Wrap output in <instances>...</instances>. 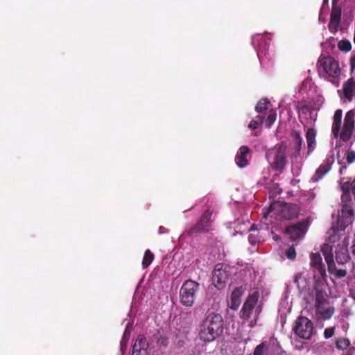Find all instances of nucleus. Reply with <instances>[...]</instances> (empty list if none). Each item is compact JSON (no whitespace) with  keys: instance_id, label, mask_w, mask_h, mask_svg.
<instances>
[{"instance_id":"44","label":"nucleus","mask_w":355,"mask_h":355,"mask_svg":"<svg viewBox=\"0 0 355 355\" xmlns=\"http://www.w3.org/2000/svg\"><path fill=\"white\" fill-rule=\"evenodd\" d=\"M120 345H121V351L122 352V353H124L127 348V342L125 341L124 340H122L121 341Z\"/></svg>"},{"instance_id":"15","label":"nucleus","mask_w":355,"mask_h":355,"mask_svg":"<svg viewBox=\"0 0 355 355\" xmlns=\"http://www.w3.org/2000/svg\"><path fill=\"white\" fill-rule=\"evenodd\" d=\"M349 241L346 239L343 243H338V250L335 251L336 261L338 264H345L350 260V255L348 250Z\"/></svg>"},{"instance_id":"43","label":"nucleus","mask_w":355,"mask_h":355,"mask_svg":"<svg viewBox=\"0 0 355 355\" xmlns=\"http://www.w3.org/2000/svg\"><path fill=\"white\" fill-rule=\"evenodd\" d=\"M255 320H257V318L259 315L260 313L261 312L262 308L261 305L256 306L255 307Z\"/></svg>"},{"instance_id":"33","label":"nucleus","mask_w":355,"mask_h":355,"mask_svg":"<svg viewBox=\"0 0 355 355\" xmlns=\"http://www.w3.org/2000/svg\"><path fill=\"white\" fill-rule=\"evenodd\" d=\"M338 48L341 51L348 52L352 49V44L347 40H341L338 43Z\"/></svg>"},{"instance_id":"2","label":"nucleus","mask_w":355,"mask_h":355,"mask_svg":"<svg viewBox=\"0 0 355 355\" xmlns=\"http://www.w3.org/2000/svg\"><path fill=\"white\" fill-rule=\"evenodd\" d=\"M299 211L298 206L295 204L274 202L271 203L268 210L263 213V215L264 218L270 215V217L279 220H291L297 217Z\"/></svg>"},{"instance_id":"42","label":"nucleus","mask_w":355,"mask_h":355,"mask_svg":"<svg viewBox=\"0 0 355 355\" xmlns=\"http://www.w3.org/2000/svg\"><path fill=\"white\" fill-rule=\"evenodd\" d=\"M266 115L263 114H259L254 120L258 121L261 125L263 123L266 119Z\"/></svg>"},{"instance_id":"3","label":"nucleus","mask_w":355,"mask_h":355,"mask_svg":"<svg viewBox=\"0 0 355 355\" xmlns=\"http://www.w3.org/2000/svg\"><path fill=\"white\" fill-rule=\"evenodd\" d=\"M340 211L338 212L336 223H341L343 227H347L353 222L354 215L353 202L349 192H343L340 204Z\"/></svg>"},{"instance_id":"48","label":"nucleus","mask_w":355,"mask_h":355,"mask_svg":"<svg viewBox=\"0 0 355 355\" xmlns=\"http://www.w3.org/2000/svg\"><path fill=\"white\" fill-rule=\"evenodd\" d=\"M256 230H257V225H252L250 229V231L252 232V231H256Z\"/></svg>"},{"instance_id":"49","label":"nucleus","mask_w":355,"mask_h":355,"mask_svg":"<svg viewBox=\"0 0 355 355\" xmlns=\"http://www.w3.org/2000/svg\"><path fill=\"white\" fill-rule=\"evenodd\" d=\"M352 248V253L355 256V241H354V243Z\"/></svg>"},{"instance_id":"46","label":"nucleus","mask_w":355,"mask_h":355,"mask_svg":"<svg viewBox=\"0 0 355 355\" xmlns=\"http://www.w3.org/2000/svg\"><path fill=\"white\" fill-rule=\"evenodd\" d=\"M131 355H147V354H143L141 351H139L135 349H132V352Z\"/></svg>"},{"instance_id":"36","label":"nucleus","mask_w":355,"mask_h":355,"mask_svg":"<svg viewBox=\"0 0 355 355\" xmlns=\"http://www.w3.org/2000/svg\"><path fill=\"white\" fill-rule=\"evenodd\" d=\"M346 160L349 164H351L355 162V151L353 150H347L346 153Z\"/></svg>"},{"instance_id":"9","label":"nucleus","mask_w":355,"mask_h":355,"mask_svg":"<svg viewBox=\"0 0 355 355\" xmlns=\"http://www.w3.org/2000/svg\"><path fill=\"white\" fill-rule=\"evenodd\" d=\"M286 150L287 146L284 144H279L275 147L272 166L279 172H282L287 164Z\"/></svg>"},{"instance_id":"27","label":"nucleus","mask_w":355,"mask_h":355,"mask_svg":"<svg viewBox=\"0 0 355 355\" xmlns=\"http://www.w3.org/2000/svg\"><path fill=\"white\" fill-rule=\"evenodd\" d=\"M325 292L322 290H318L315 293V309L324 308V306L328 304V301L325 297Z\"/></svg>"},{"instance_id":"47","label":"nucleus","mask_w":355,"mask_h":355,"mask_svg":"<svg viewBox=\"0 0 355 355\" xmlns=\"http://www.w3.org/2000/svg\"><path fill=\"white\" fill-rule=\"evenodd\" d=\"M347 169V166H340V169H339V173L340 174H343V172Z\"/></svg>"},{"instance_id":"19","label":"nucleus","mask_w":355,"mask_h":355,"mask_svg":"<svg viewBox=\"0 0 355 355\" xmlns=\"http://www.w3.org/2000/svg\"><path fill=\"white\" fill-rule=\"evenodd\" d=\"M334 162V155L329 156L326 158L324 163H322L319 168L316 170L315 173L314 175L313 178H315V181L321 179L326 173H327Z\"/></svg>"},{"instance_id":"26","label":"nucleus","mask_w":355,"mask_h":355,"mask_svg":"<svg viewBox=\"0 0 355 355\" xmlns=\"http://www.w3.org/2000/svg\"><path fill=\"white\" fill-rule=\"evenodd\" d=\"M148 346V343L146 338L145 337L140 336L136 340V342L134 344L132 349L141 351V353L143 354H148L147 350Z\"/></svg>"},{"instance_id":"14","label":"nucleus","mask_w":355,"mask_h":355,"mask_svg":"<svg viewBox=\"0 0 355 355\" xmlns=\"http://www.w3.org/2000/svg\"><path fill=\"white\" fill-rule=\"evenodd\" d=\"M308 223L302 221L295 225L288 226L285 233L289 236L291 239L296 240L303 236L307 230Z\"/></svg>"},{"instance_id":"32","label":"nucleus","mask_w":355,"mask_h":355,"mask_svg":"<svg viewBox=\"0 0 355 355\" xmlns=\"http://www.w3.org/2000/svg\"><path fill=\"white\" fill-rule=\"evenodd\" d=\"M277 119V114L276 112L272 110L268 112V114L266 115V119L264 120L265 122V126L266 128H270L272 125L275 123V121Z\"/></svg>"},{"instance_id":"11","label":"nucleus","mask_w":355,"mask_h":355,"mask_svg":"<svg viewBox=\"0 0 355 355\" xmlns=\"http://www.w3.org/2000/svg\"><path fill=\"white\" fill-rule=\"evenodd\" d=\"M346 228L341 223L334 224L328 232V242L336 246V243H343L345 239L349 241L345 232Z\"/></svg>"},{"instance_id":"45","label":"nucleus","mask_w":355,"mask_h":355,"mask_svg":"<svg viewBox=\"0 0 355 355\" xmlns=\"http://www.w3.org/2000/svg\"><path fill=\"white\" fill-rule=\"evenodd\" d=\"M355 353V347H349L346 353H345L343 355H354Z\"/></svg>"},{"instance_id":"50","label":"nucleus","mask_w":355,"mask_h":355,"mask_svg":"<svg viewBox=\"0 0 355 355\" xmlns=\"http://www.w3.org/2000/svg\"><path fill=\"white\" fill-rule=\"evenodd\" d=\"M327 1H328V0H324V1H323L324 3H327Z\"/></svg>"},{"instance_id":"29","label":"nucleus","mask_w":355,"mask_h":355,"mask_svg":"<svg viewBox=\"0 0 355 355\" xmlns=\"http://www.w3.org/2000/svg\"><path fill=\"white\" fill-rule=\"evenodd\" d=\"M316 313L319 314L321 318L324 320H329L334 313V308L331 306L325 307L320 309H316Z\"/></svg>"},{"instance_id":"37","label":"nucleus","mask_w":355,"mask_h":355,"mask_svg":"<svg viewBox=\"0 0 355 355\" xmlns=\"http://www.w3.org/2000/svg\"><path fill=\"white\" fill-rule=\"evenodd\" d=\"M248 241L251 244L255 245L257 243L261 241V238L258 236V233L256 234L254 233H251L248 236Z\"/></svg>"},{"instance_id":"25","label":"nucleus","mask_w":355,"mask_h":355,"mask_svg":"<svg viewBox=\"0 0 355 355\" xmlns=\"http://www.w3.org/2000/svg\"><path fill=\"white\" fill-rule=\"evenodd\" d=\"M331 261V259H329ZM329 272L334 275L336 278L340 279L347 275V270L345 269H338L334 260L327 265Z\"/></svg>"},{"instance_id":"7","label":"nucleus","mask_w":355,"mask_h":355,"mask_svg":"<svg viewBox=\"0 0 355 355\" xmlns=\"http://www.w3.org/2000/svg\"><path fill=\"white\" fill-rule=\"evenodd\" d=\"M293 331L300 338L309 340L313 334V324L308 318L300 316L295 322Z\"/></svg>"},{"instance_id":"17","label":"nucleus","mask_w":355,"mask_h":355,"mask_svg":"<svg viewBox=\"0 0 355 355\" xmlns=\"http://www.w3.org/2000/svg\"><path fill=\"white\" fill-rule=\"evenodd\" d=\"M250 148L247 146H242L239 148L236 156L235 163L239 168H244L248 165V156L250 154Z\"/></svg>"},{"instance_id":"20","label":"nucleus","mask_w":355,"mask_h":355,"mask_svg":"<svg viewBox=\"0 0 355 355\" xmlns=\"http://www.w3.org/2000/svg\"><path fill=\"white\" fill-rule=\"evenodd\" d=\"M311 266L317 269L320 275L323 277L326 275L325 266L319 252L311 253L310 255Z\"/></svg>"},{"instance_id":"13","label":"nucleus","mask_w":355,"mask_h":355,"mask_svg":"<svg viewBox=\"0 0 355 355\" xmlns=\"http://www.w3.org/2000/svg\"><path fill=\"white\" fill-rule=\"evenodd\" d=\"M342 8L336 0H332V8L330 14V19L328 24L329 31L331 33H336L338 31L341 22Z\"/></svg>"},{"instance_id":"31","label":"nucleus","mask_w":355,"mask_h":355,"mask_svg":"<svg viewBox=\"0 0 355 355\" xmlns=\"http://www.w3.org/2000/svg\"><path fill=\"white\" fill-rule=\"evenodd\" d=\"M350 341L346 338H338L336 340V347L339 350H345L349 348Z\"/></svg>"},{"instance_id":"1","label":"nucleus","mask_w":355,"mask_h":355,"mask_svg":"<svg viewBox=\"0 0 355 355\" xmlns=\"http://www.w3.org/2000/svg\"><path fill=\"white\" fill-rule=\"evenodd\" d=\"M223 325L224 321L220 314L209 313L200 325V339L205 343L214 340L222 334Z\"/></svg>"},{"instance_id":"40","label":"nucleus","mask_w":355,"mask_h":355,"mask_svg":"<svg viewBox=\"0 0 355 355\" xmlns=\"http://www.w3.org/2000/svg\"><path fill=\"white\" fill-rule=\"evenodd\" d=\"M302 277L301 273H297L294 276V283L299 289H301L300 281L302 280Z\"/></svg>"},{"instance_id":"38","label":"nucleus","mask_w":355,"mask_h":355,"mask_svg":"<svg viewBox=\"0 0 355 355\" xmlns=\"http://www.w3.org/2000/svg\"><path fill=\"white\" fill-rule=\"evenodd\" d=\"M334 331H335L334 327L325 329L324 331V338L327 339L331 338L334 334Z\"/></svg>"},{"instance_id":"21","label":"nucleus","mask_w":355,"mask_h":355,"mask_svg":"<svg viewBox=\"0 0 355 355\" xmlns=\"http://www.w3.org/2000/svg\"><path fill=\"white\" fill-rule=\"evenodd\" d=\"M291 137L293 139V153L292 156L297 158L300 155V150L303 142L302 137L300 135V132L297 130H293L291 132Z\"/></svg>"},{"instance_id":"35","label":"nucleus","mask_w":355,"mask_h":355,"mask_svg":"<svg viewBox=\"0 0 355 355\" xmlns=\"http://www.w3.org/2000/svg\"><path fill=\"white\" fill-rule=\"evenodd\" d=\"M286 255L288 259L293 260L296 257V252L295 249L293 246L288 247V249L286 250Z\"/></svg>"},{"instance_id":"10","label":"nucleus","mask_w":355,"mask_h":355,"mask_svg":"<svg viewBox=\"0 0 355 355\" xmlns=\"http://www.w3.org/2000/svg\"><path fill=\"white\" fill-rule=\"evenodd\" d=\"M259 298V293L258 291H254L248 296L240 311V317L241 319L248 320L251 318L252 312L257 305Z\"/></svg>"},{"instance_id":"24","label":"nucleus","mask_w":355,"mask_h":355,"mask_svg":"<svg viewBox=\"0 0 355 355\" xmlns=\"http://www.w3.org/2000/svg\"><path fill=\"white\" fill-rule=\"evenodd\" d=\"M272 110V104L266 98L261 99L255 107V110L259 114L267 115L270 111Z\"/></svg>"},{"instance_id":"5","label":"nucleus","mask_w":355,"mask_h":355,"mask_svg":"<svg viewBox=\"0 0 355 355\" xmlns=\"http://www.w3.org/2000/svg\"><path fill=\"white\" fill-rule=\"evenodd\" d=\"M317 67L319 73L322 71L332 78H338L341 73L338 61L331 56H320Z\"/></svg>"},{"instance_id":"39","label":"nucleus","mask_w":355,"mask_h":355,"mask_svg":"<svg viewBox=\"0 0 355 355\" xmlns=\"http://www.w3.org/2000/svg\"><path fill=\"white\" fill-rule=\"evenodd\" d=\"M261 124L259 123V122H258V121H256V120H254L252 119L249 125H248V128L250 129H252V130H256L257 129Z\"/></svg>"},{"instance_id":"16","label":"nucleus","mask_w":355,"mask_h":355,"mask_svg":"<svg viewBox=\"0 0 355 355\" xmlns=\"http://www.w3.org/2000/svg\"><path fill=\"white\" fill-rule=\"evenodd\" d=\"M342 118L343 110L341 109L336 110L333 116V123L331 127V132L335 138L340 137L342 130Z\"/></svg>"},{"instance_id":"4","label":"nucleus","mask_w":355,"mask_h":355,"mask_svg":"<svg viewBox=\"0 0 355 355\" xmlns=\"http://www.w3.org/2000/svg\"><path fill=\"white\" fill-rule=\"evenodd\" d=\"M199 284L193 280L185 281L180 291V302L182 305L191 307L193 305Z\"/></svg>"},{"instance_id":"51","label":"nucleus","mask_w":355,"mask_h":355,"mask_svg":"<svg viewBox=\"0 0 355 355\" xmlns=\"http://www.w3.org/2000/svg\"><path fill=\"white\" fill-rule=\"evenodd\" d=\"M354 42L355 44V34H354Z\"/></svg>"},{"instance_id":"18","label":"nucleus","mask_w":355,"mask_h":355,"mask_svg":"<svg viewBox=\"0 0 355 355\" xmlns=\"http://www.w3.org/2000/svg\"><path fill=\"white\" fill-rule=\"evenodd\" d=\"M342 91L343 98L348 102L352 101L355 97V80L353 78H349L345 81L343 85Z\"/></svg>"},{"instance_id":"22","label":"nucleus","mask_w":355,"mask_h":355,"mask_svg":"<svg viewBox=\"0 0 355 355\" xmlns=\"http://www.w3.org/2000/svg\"><path fill=\"white\" fill-rule=\"evenodd\" d=\"M242 294V288L236 287L234 289L231 294V303L230 305L231 309L236 311L239 309L241 302V297Z\"/></svg>"},{"instance_id":"30","label":"nucleus","mask_w":355,"mask_h":355,"mask_svg":"<svg viewBox=\"0 0 355 355\" xmlns=\"http://www.w3.org/2000/svg\"><path fill=\"white\" fill-rule=\"evenodd\" d=\"M154 259V254L150 250H146L144 252V256L142 261L143 269L147 268L153 262Z\"/></svg>"},{"instance_id":"41","label":"nucleus","mask_w":355,"mask_h":355,"mask_svg":"<svg viewBox=\"0 0 355 355\" xmlns=\"http://www.w3.org/2000/svg\"><path fill=\"white\" fill-rule=\"evenodd\" d=\"M349 64H350V70L352 72H353L355 69V53L351 56L350 60H349Z\"/></svg>"},{"instance_id":"28","label":"nucleus","mask_w":355,"mask_h":355,"mask_svg":"<svg viewBox=\"0 0 355 355\" xmlns=\"http://www.w3.org/2000/svg\"><path fill=\"white\" fill-rule=\"evenodd\" d=\"M332 250L333 245H331L329 243L324 244L323 246L322 247L321 251L324 256V259L327 265H329V263H331V261L329 260L330 257L331 260H334Z\"/></svg>"},{"instance_id":"34","label":"nucleus","mask_w":355,"mask_h":355,"mask_svg":"<svg viewBox=\"0 0 355 355\" xmlns=\"http://www.w3.org/2000/svg\"><path fill=\"white\" fill-rule=\"evenodd\" d=\"M266 347V344L264 343H261L258 345L253 352V355H265L264 349Z\"/></svg>"},{"instance_id":"8","label":"nucleus","mask_w":355,"mask_h":355,"mask_svg":"<svg viewBox=\"0 0 355 355\" xmlns=\"http://www.w3.org/2000/svg\"><path fill=\"white\" fill-rule=\"evenodd\" d=\"M230 267L225 263H218L212 273V282L218 289L225 287L230 276Z\"/></svg>"},{"instance_id":"23","label":"nucleus","mask_w":355,"mask_h":355,"mask_svg":"<svg viewBox=\"0 0 355 355\" xmlns=\"http://www.w3.org/2000/svg\"><path fill=\"white\" fill-rule=\"evenodd\" d=\"M316 134L317 131L314 128H308L306 133V139L307 143L308 148V154H310L313 152L316 146Z\"/></svg>"},{"instance_id":"12","label":"nucleus","mask_w":355,"mask_h":355,"mask_svg":"<svg viewBox=\"0 0 355 355\" xmlns=\"http://www.w3.org/2000/svg\"><path fill=\"white\" fill-rule=\"evenodd\" d=\"M355 110L348 111L344 117L343 125L341 130L340 139L347 141L352 137L354 130Z\"/></svg>"},{"instance_id":"6","label":"nucleus","mask_w":355,"mask_h":355,"mask_svg":"<svg viewBox=\"0 0 355 355\" xmlns=\"http://www.w3.org/2000/svg\"><path fill=\"white\" fill-rule=\"evenodd\" d=\"M212 213L213 211L210 209H207L197 223L187 231V235L191 237H195L202 233L209 232L211 230L212 223L211 220Z\"/></svg>"}]
</instances>
